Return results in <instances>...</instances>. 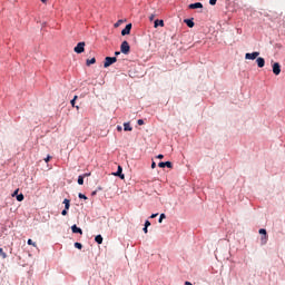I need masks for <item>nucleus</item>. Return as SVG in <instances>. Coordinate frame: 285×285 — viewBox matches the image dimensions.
I'll list each match as a JSON object with an SVG mask.
<instances>
[{"instance_id": "nucleus-1", "label": "nucleus", "mask_w": 285, "mask_h": 285, "mask_svg": "<svg viewBox=\"0 0 285 285\" xmlns=\"http://www.w3.org/2000/svg\"><path fill=\"white\" fill-rule=\"evenodd\" d=\"M73 52L77 55H81V52H86V42H78L73 48Z\"/></svg>"}, {"instance_id": "nucleus-2", "label": "nucleus", "mask_w": 285, "mask_h": 285, "mask_svg": "<svg viewBox=\"0 0 285 285\" xmlns=\"http://www.w3.org/2000/svg\"><path fill=\"white\" fill-rule=\"evenodd\" d=\"M112 63H117V57H106L104 62V68H110Z\"/></svg>"}, {"instance_id": "nucleus-3", "label": "nucleus", "mask_w": 285, "mask_h": 285, "mask_svg": "<svg viewBox=\"0 0 285 285\" xmlns=\"http://www.w3.org/2000/svg\"><path fill=\"white\" fill-rule=\"evenodd\" d=\"M258 233H259V235H263L261 237V243L263 246H265V244L268 243V234L266 233V229H264V228L259 229Z\"/></svg>"}, {"instance_id": "nucleus-4", "label": "nucleus", "mask_w": 285, "mask_h": 285, "mask_svg": "<svg viewBox=\"0 0 285 285\" xmlns=\"http://www.w3.org/2000/svg\"><path fill=\"white\" fill-rule=\"evenodd\" d=\"M120 52H122V55H128L130 52V45L128 43V41H122L120 46Z\"/></svg>"}, {"instance_id": "nucleus-5", "label": "nucleus", "mask_w": 285, "mask_h": 285, "mask_svg": "<svg viewBox=\"0 0 285 285\" xmlns=\"http://www.w3.org/2000/svg\"><path fill=\"white\" fill-rule=\"evenodd\" d=\"M257 57H259V52L258 51H254L252 53H246L245 55V59H249L252 61H255V59H257Z\"/></svg>"}, {"instance_id": "nucleus-6", "label": "nucleus", "mask_w": 285, "mask_h": 285, "mask_svg": "<svg viewBox=\"0 0 285 285\" xmlns=\"http://www.w3.org/2000/svg\"><path fill=\"white\" fill-rule=\"evenodd\" d=\"M273 72H274V75H276V76L281 75V72H282V66L279 65V62H275V63L273 65Z\"/></svg>"}, {"instance_id": "nucleus-7", "label": "nucleus", "mask_w": 285, "mask_h": 285, "mask_svg": "<svg viewBox=\"0 0 285 285\" xmlns=\"http://www.w3.org/2000/svg\"><path fill=\"white\" fill-rule=\"evenodd\" d=\"M124 168L121 166H118V169L116 173H114L115 177H120V179H126V176L122 174Z\"/></svg>"}, {"instance_id": "nucleus-8", "label": "nucleus", "mask_w": 285, "mask_h": 285, "mask_svg": "<svg viewBox=\"0 0 285 285\" xmlns=\"http://www.w3.org/2000/svg\"><path fill=\"white\" fill-rule=\"evenodd\" d=\"M130 30H132V23H128L125 29H122L121 35L126 37V35H130Z\"/></svg>"}, {"instance_id": "nucleus-9", "label": "nucleus", "mask_w": 285, "mask_h": 285, "mask_svg": "<svg viewBox=\"0 0 285 285\" xmlns=\"http://www.w3.org/2000/svg\"><path fill=\"white\" fill-rule=\"evenodd\" d=\"M199 8H204V4H202V2H195V3L189 4L190 10H197Z\"/></svg>"}, {"instance_id": "nucleus-10", "label": "nucleus", "mask_w": 285, "mask_h": 285, "mask_svg": "<svg viewBox=\"0 0 285 285\" xmlns=\"http://www.w3.org/2000/svg\"><path fill=\"white\" fill-rule=\"evenodd\" d=\"M257 66L258 68H264V66H266V60H264V58L259 57L256 59Z\"/></svg>"}, {"instance_id": "nucleus-11", "label": "nucleus", "mask_w": 285, "mask_h": 285, "mask_svg": "<svg viewBox=\"0 0 285 285\" xmlns=\"http://www.w3.org/2000/svg\"><path fill=\"white\" fill-rule=\"evenodd\" d=\"M159 168H173V163L170 161H165V163H159L158 164Z\"/></svg>"}, {"instance_id": "nucleus-12", "label": "nucleus", "mask_w": 285, "mask_h": 285, "mask_svg": "<svg viewBox=\"0 0 285 285\" xmlns=\"http://www.w3.org/2000/svg\"><path fill=\"white\" fill-rule=\"evenodd\" d=\"M71 230H72V233H76V234L78 233L79 235H83V230L81 228L77 227V225H72Z\"/></svg>"}, {"instance_id": "nucleus-13", "label": "nucleus", "mask_w": 285, "mask_h": 285, "mask_svg": "<svg viewBox=\"0 0 285 285\" xmlns=\"http://www.w3.org/2000/svg\"><path fill=\"white\" fill-rule=\"evenodd\" d=\"M185 23H186V26H188V28H195V22L190 19H186Z\"/></svg>"}, {"instance_id": "nucleus-14", "label": "nucleus", "mask_w": 285, "mask_h": 285, "mask_svg": "<svg viewBox=\"0 0 285 285\" xmlns=\"http://www.w3.org/2000/svg\"><path fill=\"white\" fill-rule=\"evenodd\" d=\"M124 130L129 131V132L132 131V127H130V122H125L124 124Z\"/></svg>"}, {"instance_id": "nucleus-15", "label": "nucleus", "mask_w": 285, "mask_h": 285, "mask_svg": "<svg viewBox=\"0 0 285 285\" xmlns=\"http://www.w3.org/2000/svg\"><path fill=\"white\" fill-rule=\"evenodd\" d=\"M63 204H65V209L70 210V199L65 198Z\"/></svg>"}, {"instance_id": "nucleus-16", "label": "nucleus", "mask_w": 285, "mask_h": 285, "mask_svg": "<svg viewBox=\"0 0 285 285\" xmlns=\"http://www.w3.org/2000/svg\"><path fill=\"white\" fill-rule=\"evenodd\" d=\"M95 242H96L97 244H104V237H102L101 235H97V236L95 237Z\"/></svg>"}, {"instance_id": "nucleus-17", "label": "nucleus", "mask_w": 285, "mask_h": 285, "mask_svg": "<svg viewBox=\"0 0 285 285\" xmlns=\"http://www.w3.org/2000/svg\"><path fill=\"white\" fill-rule=\"evenodd\" d=\"M155 28H157L158 26H160V28H164V20H155Z\"/></svg>"}, {"instance_id": "nucleus-18", "label": "nucleus", "mask_w": 285, "mask_h": 285, "mask_svg": "<svg viewBox=\"0 0 285 285\" xmlns=\"http://www.w3.org/2000/svg\"><path fill=\"white\" fill-rule=\"evenodd\" d=\"M86 63H87V66H92V63H97V59H95V58L87 59Z\"/></svg>"}, {"instance_id": "nucleus-19", "label": "nucleus", "mask_w": 285, "mask_h": 285, "mask_svg": "<svg viewBox=\"0 0 285 285\" xmlns=\"http://www.w3.org/2000/svg\"><path fill=\"white\" fill-rule=\"evenodd\" d=\"M78 96H75L73 99L71 100V106L72 108H77V110H79V106H75V102L77 101Z\"/></svg>"}, {"instance_id": "nucleus-20", "label": "nucleus", "mask_w": 285, "mask_h": 285, "mask_svg": "<svg viewBox=\"0 0 285 285\" xmlns=\"http://www.w3.org/2000/svg\"><path fill=\"white\" fill-rule=\"evenodd\" d=\"M27 244L29 246H33L35 248H37V243L32 242V239H30V238L28 239Z\"/></svg>"}, {"instance_id": "nucleus-21", "label": "nucleus", "mask_w": 285, "mask_h": 285, "mask_svg": "<svg viewBox=\"0 0 285 285\" xmlns=\"http://www.w3.org/2000/svg\"><path fill=\"white\" fill-rule=\"evenodd\" d=\"M0 255L2 257V259H6V257H8V255L6 254V252H3V248L0 247Z\"/></svg>"}, {"instance_id": "nucleus-22", "label": "nucleus", "mask_w": 285, "mask_h": 285, "mask_svg": "<svg viewBox=\"0 0 285 285\" xmlns=\"http://www.w3.org/2000/svg\"><path fill=\"white\" fill-rule=\"evenodd\" d=\"M78 184L79 186H83V176L78 177Z\"/></svg>"}, {"instance_id": "nucleus-23", "label": "nucleus", "mask_w": 285, "mask_h": 285, "mask_svg": "<svg viewBox=\"0 0 285 285\" xmlns=\"http://www.w3.org/2000/svg\"><path fill=\"white\" fill-rule=\"evenodd\" d=\"M24 197L23 194L17 195V202H23Z\"/></svg>"}, {"instance_id": "nucleus-24", "label": "nucleus", "mask_w": 285, "mask_h": 285, "mask_svg": "<svg viewBox=\"0 0 285 285\" xmlns=\"http://www.w3.org/2000/svg\"><path fill=\"white\" fill-rule=\"evenodd\" d=\"M75 248H78V250H81V248H83V245H81V243H75Z\"/></svg>"}, {"instance_id": "nucleus-25", "label": "nucleus", "mask_w": 285, "mask_h": 285, "mask_svg": "<svg viewBox=\"0 0 285 285\" xmlns=\"http://www.w3.org/2000/svg\"><path fill=\"white\" fill-rule=\"evenodd\" d=\"M164 219H166V214H160V217L158 219L159 224H161V222H164Z\"/></svg>"}, {"instance_id": "nucleus-26", "label": "nucleus", "mask_w": 285, "mask_h": 285, "mask_svg": "<svg viewBox=\"0 0 285 285\" xmlns=\"http://www.w3.org/2000/svg\"><path fill=\"white\" fill-rule=\"evenodd\" d=\"M124 23V20H118L114 26L115 28H119Z\"/></svg>"}, {"instance_id": "nucleus-27", "label": "nucleus", "mask_w": 285, "mask_h": 285, "mask_svg": "<svg viewBox=\"0 0 285 285\" xmlns=\"http://www.w3.org/2000/svg\"><path fill=\"white\" fill-rule=\"evenodd\" d=\"M78 197H79V199H88V197L86 196V195H83V194H78Z\"/></svg>"}, {"instance_id": "nucleus-28", "label": "nucleus", "mask_w": 285, "mask_h": 285, "mask_svg": "<svg viewBox=\"0 0 285 285\" xmlns=\"http://www.w3.org/2000/svg\"><path fill=\"white\" fill-rule=\"evenodd\" d=\"M209 4L210 6H216L217 4V0H209Z\"/></svg>"}, {"instance_id": "nucleus-29", "label": "nucleus", "mask_w": 285, "mask_h": 285, "mask_svg": "<svg viewBox=\"0 0 285 285\" xmlns=\"http://www.w3.org/2000/svg\"><path fill=\"white\" fill-rule=\"evenodd\" d=\"M155 13H151L150 16H149V21H155Z\"/></svg>"}, {"instance_id": "nucleus-30", "label": "nucleus", "mask_w": 285, "mask_h": 285, "mask_svg": "<svg viewBox=\"0 0 285 285\" xmlns=\"http://www.w3.org/2000/svg\"><path fill=\"white\" fill-rule=\"evenodd\" d=\"M137 124H138V126H144V119H138Z\"/></svg>"}, {"instance_id": "nucleus-31", "label": "nucleus", "mask_w": 285, "mask_h": 285, "mask_svg": "<svg viewBox=\"0 0 285 285\" xmlns=\"http://www.w3.org/2000/svg\"><path fill=\"white\" fill-rule=\"evenodd\" d=\"M52 159V156H47V158H45L46 164H48V161H50Z\"/></svg>"}, {"instance_id": "nucleus-32", "label": "nucleus", "mask_w": 285, "mask_h": 285, "mask_svg": "<svg viewBox=\"0 0 285 285\" xmlns=\"http://www.w3.org/2000/svg\"><path fill=\"white\" fill-rule=\"evenodd\" d=\"M17 195H19V189H16L12 194V197H17Z\"/></svg>"}, {"instance_id": "nucleus-33", "label": "nucleus", "mask_w": 285, "mask_h": 285, "mask_svg": "<svg viewBox=\"0 0 285 285\" xmlns=\"http://www.w3.org/2000/svg\"><path fill=\"white\" fill-rule=\"evenodd\" d=\"M61 215H63V216L68 215V209H63V210L61 212Z\"/></svg>"}, {"instance_id": "nucleus-34", "label": "nucleus", "mask_w": 285, "mask_h": 285, "mask_svg": "<svg viewBox=\"0 0 285 285\" xmlns=\"http://www.w3.org/2000/svg\"><path fill=\"white\" fill-rule=\"evenodd\" d=\"M148 226H150V223H149V220H146L145 222V227L148 228Z\"/></svg>"}, {"instance_id": "nucleus-35", "label": "nucleus", "mask_w": 285, "mask_h": 285, "mask_svg": "<svg viewBox=\"0 0 285 285\" xmlns=\"http://www.w3.org/2000/svg\"><path fill=\"white\" fill-rule=\"evenodd\" d=\"M151 168H157V164L155 161L151 163Z\"/></svg>"}, {"instance_id": "nucleus-36", "label": "nucleus", "mask_w": 285, "mask_h": 285, "mask_svg": "<svg viewBox=\"0 0 285 285\" xmlns=\"http://www.w3.org/2000/svg\"><path fill=\"white\" fill-rule=\"evenodd\" d=\"M157 159H164V155L159 154V155L157 156Z\"/></svg>"}, {"instance_id": "nucleus-37", "label": "nucleus", "mask_w": 285, "mask_h": 285, "mask_svg": "<svg viewBox=\"0 0 285 285\" xmlns=\"http://www.w3.org/2000/svg\"><path fill=\"white\" fill-rule=\"evenodd\" d=\"M157 215H159V214H153V215L150 216V219H155V217H157Z\"/></svg>"}, {"instance_id": "nucleus-38", "label": "nucleus", "mask_w": 285, "mask_h": 285, "mask_svg": "<svg viewBox=\"0 0 285 285\" xmlns=\"http://www.w3.org/2000/svg\"><path fill=\"white\" fill-rule=\"evenodd\" d=\"M117 131H118V132H121V126H118V127H117Z\"/></svg>"}, {"instance_id": "nucleus-39", "label": "nucleus", "mask_w": 285, "mask_h": 285, "mask_svg": "<svg viewBox=\"0 0 285 285\" xmlns=\"http://www.w3.org/2000/svg\"><path fill=\"white\" fill-rule=\"evenodd\" d=\"M82 177H83V179H85V177H90V174H83Z\"/></svg>"}, {"instance_id": "nucleus-40", "label": "nucleus", "mask_w": 285, "mask_h": 285, "mask_svg": "<svg viewBox=\"0 0 285 285\" xmlns=\"http://www.w3.org/2000/svg\"><path fill=\"white\" fill-rule=\"evenodd\" d=\"M144 233H148V227H144Z\"/></svg>"}, {"instance_id": "nucleus-41", "label": "nucleus", "mask_w": 285, "mask_h": 285, "mask_svg": "<svg viewBox=\"0 0 285 285\" xmlns=\"http://www.w3.org/2000/svg\"><path fill=\"white\" fill-rule=\"evenodd\" d=\"M115 55H116V57H118V55H121V52H119V51H116V52H115Z\"/></svg>"}, {"instance_id": "nucleus-42", "label": "nucleus", "mask_w": 285, "mask_h": 285, "mask_svg": "<svg viewBox=\"0 0 285 285\" xmlns=\"http://www.w3.org/2000/svg\"><path fill=\"white\" fill-rule=\"evenodd\" d=\"M185 285H193L190 282H186Z\"/></svg>"}, {"instance_id": "nucleus-43", "label": "nucleus", "mask_w": 285, "mask_h": 285, "mask_svg": "<svg viewBox=\"0 0 285 285\" xmlns=\"http://www.w3.org/2000/svg\"><path fill=\"white\" fill-rule=\"evenodd\" d=\"M91 195H92V196L97 195V191H92Z\"/></svg>"}, {"instance_id": "nucleus-44", "label": "nucleus", "mask_w": 285, "mask_h": 285, "mask_svg": "<svg viewBox=\"0 0 285 285\" xmlns=\"http://www.w3.org/2000/svg\"><path fill=\"white\" fill-rule=\"evenodd\" d=\"M48 0H41L42 3H46Z\"/></svg>"}]
</instances>
